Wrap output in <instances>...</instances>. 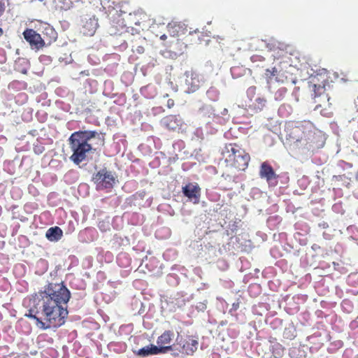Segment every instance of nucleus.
I'll list each match as a JSON object with an SVG mask.
<instances>
[{
    "label": "nucleus",
    "instance_id": "nucleus-1",
    "mask_svg": "<svg viewBox=\"0 0 358 358\" xmlns=\"http://www.w3.org/2000/svg\"><path fill=\"white\" fill-rule=\"evenodd\" d=\"M42 306L40 317L32 314L30 310L26 315L36 321V326L41 329L57 328L65 323L68 315L66 304L71 297L69 290L62 284H50L41 294Z\"/></svg>",
    "mask_w": 358,
    "mask_h": 358
},
{
    "label": "nucleus",
    "instance_id": "nucleus-2",
    "mask_svg": "<svg viewBox=\"0 0 358 358\" xmlns=\"http://www.w3.org/2000/svg\"><path fill=\"white\" fill-rule=\"evenodd\" d=\"M95 131H79L73 133L69 138L70 148L73 152L70 159L76 165L87 159L94 149L89 141L98 136Z\"/></svg>",
    "mask_w": 358,
    "mask_h": 358
},
{
    "label": "nucleus",
    "instance_id": "nucleus-3",
    "mask_svg": "<svg viewBox=\"0 0 358 358\" xmlns=\"http://www.w3.org/2000/svg\"><path fill=\"white\" fill-rule=\"evenodd\" d=\"M225 162L238 170H245L250 161V155L236 144H229L222 150Z\"/></svg>",
    "mask_w": 358,
    "mask_h": 358
},
{
    "label": "nucleus",
    "instance_id": "nucleus-4",
    "mask_svg": "<svg viewBox=\"0 0 358 358\" xmlns=\"http://www.w3.org/2000/svg\"><path fill=\"white\" fill-rule=\"evenodd\" d=\"M311 125L307 124L304 127V130L301 126H295L289 129V126L287 128L286 139L290 145L298 144L306 145L308 143H313L312 137L315 136V134L311 131Z\"/></svg>",
    "mask_w": 358,
    "mask_h": 358
},
{
    "label": "nucleus",
    "instance_id": "nucleus-5",
    "mask_svg": "<svg viewBox=\"0 0 358 358\" xmlns=\"http://www.w3.org/2000/svg\"><path fill=\"white\" fill-rule=\"evenodd\" d=\"M180 87L185 93H193L199 90L204 83V78L202 75L193 71H185L183 76L180 78Z\"/></svg>",
    "mask_w": 358,
    "mask_h": 358
},
{
    "label": "nucleus",
    "instance_id": "nucleus-6",
    "mask_svg": "<svg viewBox=\"0 0 358 358\" xmlns=\"http://www.w3.org/2000/svg\"><path fill=\"white\" fill-rule=\"evenodd\" d=\"M93 181L96 185L98 189H108L113 186L115 178L110 171L102 169L94 176Z\"/></svg>",
    "mask_w": 358,
    "mask_h": 358
},
{
    "label": "nucleus",
    "instance_id": "nucleus-7",
    "mask_svg": "<svg viewBox=\"0 0 358 358\" xmlns=\"http://www.w3.org/2000/svg\"><path fill=\"white\" fill-rule=\"evenodd\" d=\"M81 32L86 36H93L99 27L98 18L95 15H84L80 17Z\"/></svg>",
    "mask_w": 358,
    "mask_h": 358
},
{
    "label": "nucleus",
    "instance_id": "nucleus-8",
    "mask_svg": "<svg viewBox=\"0 0 358 358\" xmlns=\"http://www.w3.org/2000/svg\"><path fill=\"white\" fill-rule=\"evenodd\" d=\"M259 176L266 180L269 186L275 187L278 184V176L273 168L266 162H263L260 166Z\"/></svg>",
    "mask_w": 358,
    "mask_h": 358
},
{
    "label": "nucleus",
    "instance_id": "nucleus-9",
    "mask_svg": "<svg viewBox=\"0 0 358 358\" xmlns=\"http://www.w3.org/2000/svg\"><path fill=\"white\" fill-rule=\"evenodd\" d=\"M23 36L25 40L30 44L32 48L38 50L43 47L45 45L44 41L42 39L41 35L34 29H27L23 32Z\"/></svg>",
    "mask_w": 358,
    "mask_h": 358
},
{
    "label": "nucleus",
    "instance_id": "nucleus-10",
    "mask_svg": "<svg viewBox=\"0 0 358 358\" xmlns=\"http://www.w3.org/2000/svg\"><path fill=\"white\" fill-rule=\"evenodd\" d=\"M182 192L194 203H198L201 196V189L196 183H188L182 187Z\"/></svg>",
    "mask_w": 358,
    "mask_h": 358
},
{
    "label": "nucleus",
    "instance_id": "nucleus-11",
    "mask_svg": "<svg viewBox=\"0 0 358 358\" xmlns=\"http://www.w3.org/2000/svg\"><path fill=\"white\" fill-rule=\"evenodd\" d=\"M201 114L202 115H208V118H211V115H213V120L216 122H219L220 124H224L227 121L229 120V115L228 114V110L227 108H224L221 112L222 117H220L219 115H215L213 113V108L210 106H204L201 108Z\"/></svg>",
    "mask_w": 358,
    "mask_h": 358
},
{
    "label": "nucleus",
    "instance_id": "nucleus-12",
    "mask_svg": "<svg viewBox=\"0 0 358 358\" xmlns=\"http://www.w3.org/2000/svg\"><path fill=\"white\" fill-rule=\"evenodd\" d=\"M171 350V345L157 347L154 345H150L138 350L137 355L141 357H147L151 355H159L162 353H166Z\"/></svg>",
    "mask_w": 358,
    "mask_h": 358
},
{
    "label": "nucleus",
    "instance_id": "nucleus-13",
    "mask_svg": "<svg viewBox=\"0 0 358 358\" xmlns=\"http://www.w3.org/2000/svg\"><path fill=\"white\" fill-rule=\"evenodd\" d=\"M178 343L182 349V352L188 355H193L199 345L197 340L189 336L182 338Z\"/></svg>",
    "mask_w": 358,
    "mask_h": 358
},
{
    "label": "nucleus",
    "instance_id": "nucleus-14",
    "mask_svg": "<svg viewBox=\"0 0 358 358\" xmlns=\"http://www.w3.org/2000/svg\"><path fill=\"white\" fill-rule=\"evenodd\" d=\"M131 48L134 52L138 54L144 52L145 48L148 45V41L144 37L137 36L131 41Z\"/></svg>",
    "mask_w": 358,
    "mask_h": 358
},
{
    "label": "nucleus",
    "instance_id": "nucleus-15",
    "mask_svg": "<svg viewBox=\"0 0 358 358\" xmlns=\"http://www.w3.org/2000/svg\"><path fill=\"white\" fill-rule=\"evenodd\" d=\"M266 100L264 97L257 95L252 101L248 102L247 106L248 108L254 112L261 111L266 106Z\"/></svg>",
    "mask_w": 358,
    "mask_h": 358
},
{
    "label": "nucleus",
    "instance_id": "nucleus-16",
    "mask_svg": "<svg viewBox=\"0 0 358 358\" xmlns=\"http://www.w3.org/2000/svg\"><path fill=\"white\" fill-rule=\"evenodd\" d=\"M62 230L59 227H50L46 231L45 236L50 241H58L62 237Z\"/></svg>",
    "mask_w": 358,
    "mask_h": 358
},
{
    "label": "nucleus",
    "instance_id": "nucleus-17",
    "mask_svg": "<svg viewBox=\"0 0 358 358\" xmlns=\"http://www.w3.org/2000/svg\"><path fill=\"white\" fill-rule=\"evenodd\" d=\"M184 24L178 22H171L167 25V29L169 34L172 36H178L180 32L183 33Z\"/></svg>",
    "mask_w": 358,
    "mask_h": 358
},
{
    "label": "nucleus",
    "instance_id": "nucleus-18",
    "mask_svg": "<svg viewBox=\"0 0 358 358\" xmlns=\"http://www.w3.org/2000/svg\"><path fill=\"white\" fill-rule=\"evenodd\" d=\"M164 123L170 129H176L178 126L181 125L182 121L180 118L176 116H169L164 119Z\"/></svg>",
    "mask_w": 358,
    "mask_h": 358
},
{
    "label": "nucleus",
    "instance_id": "nucleus-19",
    "mask_svg": "<svg viewBox=\"0 0 358 358\" xmlns=\"http://www.w3.org/2000/svg\"><path fill=\"white\" fill-rule=\"evenodd\" d=\"M173 336V334L171 331H166L158 337L157 343L160 345L169 344L172 340Z\"/></svg>",
    "mask_w": 358,
    "mask_h": 358
},
{
    "label": "nucleus",
    "instance_id": "nucleus-20",
    "mask_svg": "<svg viewBox=\"0 0 358 358\" xmlns=\"http://www.w3.org/2000/svg\"><path fill=\"white\" fill-rule=\"evenodd\" d=\"M41 25H42L43 32L45 34L48 35L50 36V38L52 39L56 38L57 33L52 26H50L49 24H46V23H43Z\"/></svg>",
    "mask_w": 358,
    "mask_h": 358
},
{
    "label": "nucleus",
    "instance_id": "nucleus-21",
    "mask_svg": "<svg viewBox=\"0 0 358 358\" xmlns=\"http://www.w3.org/2000/svg\"><path fill=\"white\" fill-rule=\"evenodd\" d=\"M287 93V89L284 87H280L274 94V99L276 101H281Z\"/></svg>",
    "mask_w": 358,
    "mask_h": 358
},
{
    "label": "nucleus",
    "instance_id": "nucleus-22",
    "mask_svg": "<svg viewBox=\"0 0 358 358\" xmlns=\"http://www.w3.org/2000/svg\"><path fill=\"white\" fill-rule=\"evenodd\" d=\"M208 96L213 101H215L218 98L219 92L215 87H210L207 91Z\"/></svg>",
    "mask_w": 358,
    "mask_h": 358
},
{
    "label": "nucleus",
    "instance_id": "nucleus-23",
    "mask_svg": "<svg viewBox=\"0 0 358 358\" xmlns=\"http://www.w3.org/2000/svg\"><path fill=\"white\" fill-rule=\"evenodd\" d=\"M256 87H250L248 90H247V96L249 99V102H250L251 101H252L255 97H257L256 96Z\"/></svg>",
    "mask_w": 358,
    "mask_h": 358
},
{
    "label": "nucleus",
    "instance_id": "nucleus-24",
    "mask_svg": "<svg viewBox=\"0 0 358 358\" xmlns=\"http://www.w3.org/2000/svg\"><path fill=\"white\" fill-rule=\"evenodd\" d=\"M241 71H245V70L238 66H234L231 69V73L234 78H238L241 73Z\"/></svg>",
    "mask_w": 358,
    "mask_h": 358
},
{
    "label": "nucleus",
    "instance_id": "nucleus-25",
    "mask_svg": "<svg viewBox=\"0 0 358 358\" xmlns=\"http://www.w3.org/2000/svg\"><path fill=\"white\" fill-rule=\"evenodd\" d=\"M313 91H314V97L315 98L317 96L320 95L322 92H324V87L320 85L314 84L313 85Z\"/></svg>",
    "mask_w": 358,
    "mask_h": 358
},
{
    "label": "nucleus",
    "instance_id": "nucleus-26",
    "mask_svg": "<svg viewBox=\"0 0 358 358\" xmlns=\"http://www.w3.org/2000/svg\"><path fill=\"white\" fill-rule=\"evenodd\" d=\"M127 254H125V253H121V254H120V255L117 256V262H119V264H120V266H127V264H128V262H127V263H126V264H124V263H122V260L123 259H126V258H127Z\"/></svg>",
    "mask_w": 358,
    "mask_h": 358
},
{
    "label": "nucleus",
    "instance_id": "nucleus-27",
    "mask_svg": "<svg viewBox=\"0 0 358 358\" xmlns=\"http://www.w3.org/2000/svg\"><path fill=\"white\" fill-rule=\"evenodd\" d=\"M195 135L200 138H203V134L201 129H197L195 131Z\"/></svg>",
    "mask_w": 358,
    "mask_h": 358
},
{
    "label": "nucleus",
    "instance_id": "nucleus-28",
    "mask_svg": "<svg viewBox=\"0 0 358 358\" xmlns=\"http://www.w3.org/2000/svg\"><path fill=\"white\" fill-rule=\"evenodd\" d=\"M174 106V101L173 99H169L167 101V106L171 108Z\"/></svg>",
    "mask_w": 358,
    "mask_h": 358
},
{
    "label": "nucleus",
    "instance_id": "nucleus-29",
    "mask_svg": "<svg viewBox=\"0 0 358 358\" xmlns=\"http://www.w3.org/2000/svg\"><path fill=\"white\" fill-rule=\"evenodd\" d=\"M169 84L171 86V87L173 88V90H174V92H177L178 91V87L177 86H174L172 82H170Z\"/></svg>",
    "mask_w": 358,
    "mask_h": 358
},
{
    "label": "nucleus",
    "instance_id": "nucleus-30",
    "mask_svg": "<svg viewBox=\"0 0 358 358\" xmlns=\"http://www.w3.org/2000/svg\"><path fill=\"white\" fill-rule=\"evenodd\" d=\"M0 8L3 9V10H5V6L4 3L3 2V0L0 1Z\"/></svg>",
    "mask_w": 358,
    "mask_h": 358
},
{
    "label": "nucleus",
    "instance_id": "nucleus-31",
    "mask_svg": "<svg viewBox=\"0 0 358 358\" xmlns=\"http://www.w3.org/2000/svg\"><path fill=\"white\" fill-rule=\"evenodd\" d=\"M42 151H43V150H42L41 148H38V149L35 148V152H36V153H38V154L41 153V152H42Z\"/></svg>",
    "mask_w": 358,
    "mask_h": 358
},
{
    "label": "nucleus",
    "instance_id": "nucleus-32",
    "mask_svg": "<svg viewBox=\"0 0 358 358\" xmlns=\"http://www.w3.org/2000/svg\"><path fill=\"white\" fill-rule=\"evenodd\" d=\"M166 38H167V36H166V34H163V35H162V36H160V39H161V40H163V41H164V40H165V39H166Z\"/></svg>",
    "mask_w": 358,
    "mask_h": 358
},
{
    "label": "nucleus",
    "instance_id": "nucleus-33",
    "mask_svg": "<svg viewBox=\"0 0 358 358\" xmlns=\"http://www.w3.org/2000/svg\"><path fill=\"white\" fill-rule=\"evenodd\" d=\"M197 32H199V30L196 29H195L194 31H189V34H192V33H197Z\"/></svg>",
    "mask_w": 358,
    "mask_h": 358
},
{
    "label": "nucleus",
    "instance_id": "nucleus-34",
    "mask_svg": "<svg viewBox=\"0 0 358 358\" xmlns=\"http://www.w3.org/2000/svg\"><path fill=\"white\" fill-rule=\"evenodd\" d=\"M233 308H234V309H237V308H238V303H237V304L234 303V304H233Z\"/></svg>",
    "mask_w": 358,
    "mask_h": 358
},
{
    "label": "nucleus",
    "instance_id": "nucleus-35",
    "mask_svg": "<svg viewBox=\"0 0 358 358\" xmlns=\"http://www.w3.org/2000/svg\"><path fill=\"white\" fill-rule=\"evenodd\" d=\"M252 288H257V289H259V286H258V285H252V286H251V287H250V289H252Z\"/></svg>",
    "mask_w": 358,
    "mask_h": 358
},
{
    "label": "nucleus",
    "instance_id": "nucleus-36",
    "mask_svg": "<svg viewBox=\"0 0 358 358\" xmlns=\"http://www.w3.org/2000/svg\"><path fill=\"white\" fill-rule=\"evenodd\" d=\"M275 72H277V70L274 68L271 75L274 76Z\"/></svg>",
    "mask_w": 358,
    "mask_h": 358
},
{
    "label": "nucleus",
    "instance_id": "nucleus-37",
    "mask_svg": "<svg viewBox=\"0 0 358 358\" xmlns=\"http://www.w3.org/2000/svg\"><path fill=\"white\" fill-rule=\"evenodd\" d=\"M4 10L0 8V16L3 13Z\"/></svg>",
    "mask_w": 358,
    "mask_h": 358
},
{
    "label": "nucleus",
    "instance_id": "nucleus-38",
    "mask_svg": "<svg viewBox=\"0 0 358 358\" xmlns=\"http://www.w3.org/2000/svg\"><path fill=\"white\" fill-rule=\"evenodd\" d=\"M2 34H3V30L1 28H0V36L2 35Z\"/></svg>",
    "mask_w": 358,
    "mask_h": 358
},
{
    "label": "nucleus",
    "instance_id": "nucleus-39",
    "mask_svg": "<svg viewBox=\"0 0 358 358\" xmlns=\"http://www.w3.org/2000/svg\"><path fill=\"white\" fill-rule=\"evenodd\" d=\"M210 124V121H206V124L208 125Z\"/></svg>",
    "mask_w": 358,
    "mask_h": 358
},
{
    "label": "nucleus",
    "instance_id": "nucleus-40",
    "mask_svg": "<svg viewBox=\"0 0 358 358\" xmlns=\"http://www.w3.org/2000/svg\"><path fill=\"white\" fill-rule=\"evenodd\" d=\"M1 152H1V149H0V155L1 154Z\"/></svg>",
    "mask_w": 358,
    "mask_h": 358
}]
</instances>
